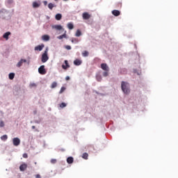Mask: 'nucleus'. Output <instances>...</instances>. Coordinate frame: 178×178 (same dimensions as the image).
<instances>
[{"instance_id": "nucleus-28", "label": "nucleus", "mask_w": 178, "mask_h": 178, "mask_svg": "<svg viewBox=\"0 0 178 178\" xmlns=\"http://www.w3.org/2000/svg\"><path fill=\"white\" fill-rule=\"evenodd\" d=\"M75 35L76 37H80V35H81V31H80V30H77Z\"/></svg>"}, {"instance_id": "nucleus-21", "label": "nucleus", "mask_w": 178, "mask_h": 178, "mask_svg": "<svg viewBox=\"0 0 178 178\" xmlns=\"http://www.w3.org/2000/svg\"><path fill=\"white\" fill-rule=\"evenodd\" d=\"M1 140H2L3 141H6V140H8V135H3L1 137Z\"/></svg>"}, {"instance_id": "nucleus-37", "label": "nucleus", "mask_w": 178, "mask_h": 178, "mask_svg": "<svg viewBox=\"0 0 178 178\" xmlns=\"http://www.w3.org/2000/svg\"><path fill=\"white\" fill-rule=\"evenodd\" d=\"M65 48H66V49H67L68 51L70 50V49H72V47H70V46H69V45L65 46Z\"/></svg>"}, {"instance_id": "nucleus-35", "label": "nucleus", "mask_w": 178, "mask_h": 178, "mask_svg": "<svg viewBox=\"0 0 178 178\" xmlns=\"http://www.w3.org/2000/svg\"><path fill=\"white\" fill-rule=\"evenodd\" d=\"M3 126H5V123L3 122V121H1L0 122V127H3Z\"/></svg>"}, {"instance_id": "nucleus-33", "label": "nucleus", "mask_w": 178, "mask_h": 178, "mask_svg": "<svg viewBox=\"0 0 178 178\" xmlns=\"http://www.w3.org/2000/svg\"><path fill=\"white\" fill-rule=\"evenodd\" d=\"M30 87H31V88H33V87H37V84H35V83H31V84H30Z\"/></svg>"}, {"instance_id": "nucleus-34", "label": "nucleus", "mask_w": 178, "mask_h": 178, "mask_svg": "<svg viewBox=\"0 0 178 178\" xmlns=\"http://www.w3.org/2000/svg\"><path fill=\"white\" fill-rule=\"evenodd\" d=\"M56 162H57V161H56V159H52L51 160V163L54 164V163H56Z\"/></svg>"}, {"instance_id": "nucleus-17", "label": "nucleus", "mask_w": 178, "mask_h": 178, "mask_svg": "<svg viewBox=\"0 0 178 178\" xmlns=\"http://www.w3.org/2000/svg\"><path fill=\"white\" fill-rule=\"evenodd\" d=\"M42 48H44V44L38 45L35 47V51H42Z\"/></svg>"}, {"instance_id": "nucleus-5", "label": "nucleus", "mask_w": 178, "mask_h": 178, "mask_svg": "<svg viewBox=\"0 0 178 178\" xmlns=\"http://www.w3.org/2000/svg\"><path fill=\"white\" fill-rule=\"evenodd\" d=\"M6 15H8V11H6V10H0V17H2V19H5Z\"/></svg>"}, {"instance_id": "nucleus-27", "label": "nucleus", "mask_w": 178, "mask_h": 178, "mask_svg": "<svg viewBox=\"0 0 178 178\" xmlns=\"http://www.w3.org/2000/svg\"><path fill=\"white\" fill-rule=\"evenodd\" d=\"M58 40H62L63 38H66V33H64L58 37Z\"/></svg>"}, {"instance_id": "nucleus-29", "label": "nucleus", "mask_w": 178, "mask_h": 178, "mask_svg": "<svg viewBox=\"0 0 178 178\" xmlns=\"http://www.w3.org/2000/svg\"><path fill=\"white\" fill-rule=\"evenodd\" d=\"M108 72L109 71H105L104 72H103L104 77H108V76L109 75Z\"/></svg>"}, {"instance_id": "nucleus-36", "label": "nucleus", "mask_w": 178, "mask_h": 178, "mask_svg": "<svg viewBox=\"0 0 178 178\" xmlns=\"http://www.w3.org/2000/svg\"><path fill=\"white\" fill-rule=\"evenodd\" d=\"M71 42H79V41H78L77 39H76V38L72 39Z\"/></svg>"}, {"instance_id": "nucleus-14", "label": "nucleus", "mask_w": 178, "mask_h": 178, "mask_svg": "<svg viewBox=\"0 0 178 178\" xmlns=\"http://www.w3.org/2000/svg\"><path fill=\"white\" fill-rule=\"evenodd\" d=\"M41 6V3H38L37 1H34L33 3V8H40Z\"/></svg>"}, {"instance_id": "nucleus-9", "label": "nucleus", "mask_w": 178, "mask_h": 178, "mask_svg": "<svg viewBox=\"0 0 178 178\" xmlns=\"http://www.w3.org/2000/svg\"><path fill=\"white\" fill-rule=\"evenodd\" d=\"M26 169H27V164H26V163H23L19 166V170L21 172H24V170H26Z\"/></svg>"}, {"instance_id": "nucleus-23", "label": "nucleus", "mask_w": 178, "mask_h": 178, "mask_svg": "<svg viewBox=\"0 0 178 178\" xmlns=\"http://www.w3.org/2000/svg\"><path fill=\"white\" fill-rule=\"evenodd\" d=\"M9 79H10V80H13V79H15V73H10Z\"/></svg>"}, {"instance_id": "nucleus-15", "label": "nucleus", "mask_w": 178, "mask_h": 178, "mask_svg": "<svg viewBox=\"0 0 178 178\" xmlns=\"http://www.w3.org/2000/svg\"><path fill=\"white\" fill-rule=\"evenodd\" d=\"M112 14L114 16H120V11L118 10H114L112 11Z\"/></svg>"}, {"instance_id": "nucleus-10", "label": "nucleus", "mask_w": 178, "mask_h": 178, "mask_svg": "<svg viewBox=\"0 0 178 178\" xmlns=\"http://www.w3.org/2000/svg\"><path fill=\"white\" fill-rule=\"evenodd\" d=\"M27 62V60L26 59H21L19 62L17 64V67H20L23 65V63H26Z\"/></svg>"}, {"instance_id": "nucleus-19", "label": "nucleus", "mask_w": 178, "mask_h": 178, "mask_svg": "<svg viewBox=\"0 0 178 178\" xmlns=\"http://www.w3.org/2000/svg\"><path fill=\"white\" fill-rule=\"evenodd\" d=\"M67 28L70 30H73V29H74V26L72 23H68L67 24Z\"/></svg>"}, {"instance_id": "nucleus-13", "label": "nucleus", "mask_w": 178, "mask_h": 178, "mask_svg": "<svg viewBox=\"0 0 178 178\" xmlns=\"http://www.w3.org/2000/svg\"><path fill=\"white\" fill-rule=\"evenodd\" d=\"M73 162H74V159H73L72 156H70L67 159V163H68L69 164H72L73 163Z\"/></svg>"}, {"instance_id": "nucleus-12", "label": "nucleus", "mask_w": 178, "mask_h": 178, "mask_svg": "<svg viewBox=\"0 0 178 178\" xmlns=\"http://www.w3.org/2000/svg\"><path fill=\"white\" fill-rule=\"evenodd\" d=\"M10 35V32H6L3 34V38H5L6 40V41H8V40H9Z\"/></svg>"}, {"instance_id": "nucleus-25", "label": "nucleus", "mask_w": 178, "mask_h": 178, "mask_svg": "<svg viewBox=\"0 0 178 178\" xmlns=\"http://www.w3.org/2000/svg\"><path fill=\"white\" fill-rule=\"evenodd\" d=\"M57 86H58V83L54 81L51 83V88H56V87H57Z\"/></svg>"}, {"instance_id": "nucleus-30", "label": "nucleus", "mask_w": 178, "mask_h": 178, "mask_svg": "<svg viewBox=\"0 0 178 178\" xmlns=\"http://www.w3.org/2000/svg\"><path fill=\"white\" fill-rule=\"evenodd\" d=\"M96 79L97 81H101L102 80V76H101V75H97Z\"/></svg>"}, {"instance_id": "nucleus-40", "label": "nucleus", "mask_w": 178, "mask_h": 178, "mask_svg": "<svg viewBox=\"0 0 178 178\" xmlns=\"http://www.w3.org/2000/svg\"><path fill=\"white\" fill-rule=\"evenodd\" d=\"M65 80H70V77L66 76Z\"/></svg>"}, {"instance_id": "nucleus-7", "label": "nucleus", "mask_w": 178, "mask_h": 178, "mask_svg": "<svg viewBox=\"0 0 178 178\" xmlns=\"http://www.w3.org/2000/svg\"><path fill=\"white\" fill-rule=\"evenodd\" d=\"M101 67L102 70H104L105 72H109V67H108V65H106V63L101 64Z\"/></svg>"}, {"instance_id": "nucleus-20", "label": "nucleus", "mask_w": 178, "mask_h": 178, "mask_svg": "<svg viewBox=\"0 0 178 178\" xmlns=\"http://www.w3.org/2000/svg\"><path fill=\"white\" fill-rule=\"evenodd\" d=\"M88 55H90V53H88V51H84L83 53H82V56H83V57H86V56H88Z\"/></svg>"}, {"instance_id": "nucleus-22", "label": "nucleus", "mask_w": 178, "mask_h": 178, "mask_svg": "<svg viewBox=\"0 0 178 178\" xmlns=\"http://www.w3.org/2000/svg\"><path fill=\"white\" fill-rule=\"evenodd\" d=\"M62 19V15L61 14H57L56 15V20H60Z\"/></svg>"}, {"instance_id": "nucleus-38", "label": "nucleus", "mask_w": 178, "mask_h": 178, "mask_svg": "<svg viewBox=\"0 0 178 178\" xmlns=\"http://www.w3.org/2000/svg\"><path fill=\"white\" fill-rule=\"evenodd\" d=\"M23 158L27 159V158H29V155H27L26 153H24V154H23Z\"/></svg>"}, {"instance_id": "nucleus-8", "label": "nucleus", "mask_w": 178, "mask_h": 178, "mask_svg": "<svg viewBox=\"0 0 178 178\" xmlns=\"http://www.w3.org/2000/svg\"><path fill=\"white\" fill-rule=\"evenodd\" d=\"M51 29L57 30L58 31H60V30H63V28L60 25H53L51 26Z\"/></svg>"}, {"instance_id": "nucleus-4", "label": "nucleus", "mask_w": 178, "mask_h": 178, "mask_svg": "<svg viewBox=\"0 0 178 178\" xmlns=\"http://www.w3.org/2000/svg\"><path fill=\"white\" fill-rule=\"evenodd\" d=\"M13 144L15 145V147L20 145V139L19 138H14L13 139Z\"/></svg>"}, {"instance_id": "nucleus-24", "label": "nucleus", "mask_w": 178, "mask_h": 178, "mask_svg": "<svg viewBox=\"0 0 178 178\" xmlns=\"http://www.w3.org/2000/svg\"><path fill=\"white\" fill-rule=\"evenodd\" d=\"M82 158L83 159H88V153H83L82 155Z\"/></svg>"}, {"instance_id": "nucleus-42", "label": "nucleus", "mask_w": 178, "mask_h": 178, "mask_svg": "<svg viewBox=\"0 0 178 178\" xmlns=\"http://www.w3.org/2000/svg\"><path fill=\"white\" fill-rule=\"evenodd\" d=\"M44 5H47V1H44Z\"/></svg>"}, {"instance_id": "nucleus-6", "label": "nucleus", "mask_w": 178, "mask_h": 178, "mask_svg": "<svg viewBox=\"0 0 178 178\" xmlns=\"http://www.w3.org/2000/svg\"><path fill=\"white\" fill-rule=\"evenodd\" d=\"M82 17L83 20H88V19H90V17H91V15H90V14H88V13H83L82 14Z\"/></svg>"}, {"instance_id": "nucleus-32", "label": "nucleus", "mask_w": 178, "mask_h": 178, "mask_svg": "<svg viewBox=\"0 0 178 178\" xmlns=\"http://www.w3.org/2000/svg\"><path fill=\"white\" fill-rule=\"evenodd\" d=\"M65 90H66V88L61 87L59 94H62L63 92H64Z\"/></svg>"}, {"instance_id": "nucleus-11", "label": "nucleus", "mask_w": 178, "mask_h": 178, "mask_svg": "<svg viewBox=\"0 0 178 178\" xmlns=\"http://www.w3.org/2000/svg\"><path fill=\"white\" fill-rule=\"evenodd\" d=\"M65 65H63L62 67L64 69V70H66V69L70 67V65H69V63L67 62V60H65Z\"/></svg>"}, {"instance_id": "nucleus-31", "label": "nucleus", "mask_w": 178, "mask_h": 178, "mask_svg": "<svg viewBox=\"0 0 178 178\" xmlns=\"http://www.w3.org/2000/svg\"><path fill=\"white\" fill-rule=\"evenodd\" d=\"M66 106H67V104H66V103H61L60 104V108H66Z\"/></svg>"}, {"instance_id": "nucleus-3", "label": "nucleus", "mask_w": 178, "mask_h": 178, "mask_svg": "<svg viewBox=\"0 0 178 178\" xmlns=\"http://www.w3.org/2000/svg\"><path fill=\"white\" fill-rule=\"evenodd\" d=\"M38 72L40 74H47V70H45V65H41L38 68Z\"/></svg>"}, {"instance_id": "nucleus-1", "label": "nucleus", "mask_w": 178, "mask_h": 178, "mask_svg": "<svg viewBox=\"0 0 178 178\" xmlns=\"http://www.w3.org/2000/svg\"><path fill=\"white\" fill-rule=\"evenodd\" d=\"M121 90L124 92V94H126V95H129V94H130V84L128 82L122 81Z\"/></svg>"}, {"instance_id": "nucleus-41", "label": "nucleus", "mask_w": 178, "mask_h": 178, "mask_svg": "<svg viewBox=\"0 0 178 178\" xmlns=\"http://www.w3.org/2000/svg\"><path fill=\"white\" fill-rule=\"evenodd\" d=\"M32 129H35V126H32Z\"/></svg>"}, {"instance_id": "nucleus-16", "label": "nucleus", "mask_w": 178, "mask_h": 178, "mask_svg": "<svg viewBox=\"0 0 178 178\" xmlns=\"http://www.w3.org/2000/svg\"><path fill=\"white\" fill-rule=\"evenodd\" d=\"M42 40L43 41H49V35H44L42 36Z\"/></svg>"}, {"instance_id": "nucleus-2", "label": "nucleus", "mask_w": 178, "mask_h": 178, "mask_svg": "<svg viewBox=\"0 0 178 178\" xmlns=\"http://www.w3.org/2000/svg\"><path fill=\"white\" fill-rule=\"evenodd\" d=\"M49 58L48 57V51L46 50L44 51V54L42 55V63H45Z\"/></svg>"}, {"instance_id": "nucleus-18", "label": "nucleus", "mask_w": 178, "mask_h": 178, "mask_svg": "<svg viewBox=\"0 0 178 178\" xmlns=\"http://www.w3.org/2000/svg\"><path fill=\"white\" fill-rule=\"evenodd\" d=\"M74 65H75V66H80V65H81V60L76 59L74 61Z\"/></svg>"}, {"instance_id": "nucleus-39", "label": "nucleus", "mask_w": 178, "mask_h": 178, "mask_svg": "<svg viewBox=\"0 0 178 178\" xmlns=\"http://www.w3.org/2000/svg\"><path fill=\"white\" fill-rule=\"evenodd\" d=\"M35 178H41V175H40V174H38L35 175Z\"/></svg>"}, {"instance_id": "nucleus-26", "label": "nucleus", "mask_w": 178, "mask_h": 178, "mask_svg": "<svg viewBox=\"0 0 178 178\" xmlns=\"http://www.w3.org/2000/svg\"><path fill=\"white\" fill-rule=\"evenodd\" d=\"M54 6H55V5L53 4L52 3H49V5H48L49 9H51V10H52V9L54 8Z\"/></svg>"}]
</instances>
